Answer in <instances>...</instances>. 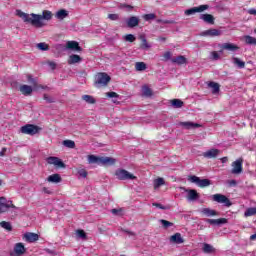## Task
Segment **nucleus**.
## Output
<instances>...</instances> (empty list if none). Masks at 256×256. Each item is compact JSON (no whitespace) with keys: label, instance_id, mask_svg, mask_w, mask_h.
<instances>
[{"label":"nucleus","instance_id":"obj_45","mask_svg":"<svg viewBox=\"0 0 256 256\" xmlns=\"http://www.w3.org/2000/svg\"><path fill=\"white\" fill-rule=\"evenodd\" d=\"M156 17L157 16L153 13L143 15V19L146 21H153V19H156Z\"/></svg>","mask_w":256,"mask_h":256},{"label":"nucleus","instance_id":"obj_22","mask_svg":"<svg viewBox=\"0 0 256 256\" xmlns=\"http://www.w3.org/2000/svg\"><path fill=\"white\" fill-rule=\"evenodd\" d=\"M115 158L111 157H100V165H115Z\"/></svg>","mask_w":256,"mask_h":256},{"label":"nucleus","instance_id":"obj_2","mask_svg":"<svg viewBox=\"0 0 256 256\" xmlns=\"http://www.w3.org/2000/svg\"><path fill=\"white\" fill-rule=\"evenodd\" d=\"M111 82V76L105 72H98L94 78V86L97 89H101V87H107Z\"/></svg>","mask_w":256,"mask_h":256},{"label":"nucleus","instance_id":"obj_31","mask_svg":"<svg viewBox=\"0 0 256 256\" xmlns=\"http://www.w3.org/2000/svg\"><path fill=\"white\" fill-rule=\"evenodd\" d=\"M82 100L88 103L89 105H95L97 103V100L91 95H83Z\"/></svg>","mask_w":256,"mask_h":256},{"label":"nucleus","instance_id":"obj_3","mask_svg":"<svg viewBox=\"0 0 256 256\" xmlns=\"http://www.w3.org/2000/svg\"><path fill=\"white\" fill-rule=\"evenodd\" d=\"M116 178L119 179V181H133L137 179V177L133 174H131L129 171L125 169H118L115 172Z\"/></svg>","mask_w":256,"mask_h":256},{"label":"nucleus","instance_id":"obj_33","mask_svg":"<svg viewBox=\"0 0 256 256\" xmlns=\"http://www.w3.org/2000/svg\"><path fill=\"white\" fill-rule=\"evenodd\" d=\"M88 163H97L98 165H101V157H97L95 155H88Z\"/></svg>","mask_w":256,"mask_h":256},{"label":"nucleus","instance_id":"obj_38","mask_svg":"<svg viewBox=\"0 0 256 256\" xmlns=\"http://www.w3.org/2000/svg\"><path fill=\"white\" fill-rule=\"evenodd\" d=\"M162 185H165V180L163 178L154 180V189H159Z\"/></svg>","mask_w":256,"mask_h":256},{"label":"nucleus","instance_id":"obj_62","mask_svg":"<svg viewBox=\"0 0 256 256\" xmlns=\"http://www.w3.org/2000/svg\"><path fill=\"white\" fill-rule=\"evenodd\" d=\"M43 191H44V193H47V195H51V190L44 187Z\"/></svg>","mask_w":256,"mask_h":256},{"label":"nucleus","instance_id":"obj_53","mask_svg":"<svg viewBox=\"0 0 256 256\" xmlns=\"http://www.w3.org/2000/svg\"><path fill=\"white\" fill-rule=\"evenodd\" d=\"M48 65H49L50 69H52V71H55V69H57V63H55L53 61H49Z\"/></svg>","mask_w":256,"mask_h":256},{"label":"nucleus","instance_id":"obj_55","mask_svg":"<svg viewBox=\"0 0 256 256\" xmlns=\"http://www.w3.org/2000/svg\"><path fill=\"white\" fill-rule=\"evenodd\" d=\"M122 9H127L128 11L133 10V6L129 5V4H122L121 5Z\"/></svg>","mask_w":256,"mask_h":256},{"label":"nucleus","instance_id":"obj_16","mask_svg":"<svg viewBox=\"0 0 256 256\" xmlns=\"http://www.w3.org/2000/svg\"><path fill=\"white\" fill-rule=\"evenodd\" d=\"M139 39L141 41L140 49H142L143 51H149V49H151V43L147 42V38L145 37V35H140Z\"/></svg>","mask_w":256,"mask_h":256},{"label":"nucleus","instance_id":"obj_5","mask_svg":"<svg viewBox=\"0 0 256 256\" xmlns=\"http://www.w3.org/2000/svg\"><path fill=\"white\" fill-rule=\"evenodd\" d=\"M21 133L24 135H37L39 133V126H35L33 124H26L20 128Z\"/></svg>","mask_w":256,"mask_h":256},{"label":"nucleus","instance_id":"obj_43","mask_svg":"<svg viewBox=\"0 0 256 256\" xmlns=\"http://www.w3.org/2000/svg\"><path fill=\"white\" fill-rule=\"evenodd\" d=\"M245 217H251L253 215H256V208H248L245 213Z\"/></svg>","mask_w":256,"mask_h":256},{"label":"nucleus","instance_id":"obj_54","mask_svg":"<svg viewBox=\"0 0 256 256\" xmlns=\"http://www.w3.org/2000/svg\"><path fill=\"white\" fill-rule=\"evenodd\" d=\"M108 19H111V21H117L119 19V15L117 14H109Z\"/></svg>","mask_w":256,"mask_h":256},{"label":"nucleus","instance_id":"obj_19","mask_svg":"<svg viewBox=\"0 0 256 256\" xmlns=\"http://www.w3.org/2000/svg\"><path fill=\"white\" fill-rule=\"evenodd\" d=\"M200 19L204 21V23H208L209 25H215V17L211 14H202L200 15Z\"/></svg>","mask_w":256,"mask_h":256},{"label":"nucleus","instance_id":"obj_13","mask_svg":"<svg viewBox=\"0 0 256 256\" xmlns=\"http://www.w3.org/2000/svg\"><path fill=\"white\" fill-rule=\"evenodd\" d=\"M187 193L186 199L187 201H197L199 199V194L197 193V190L195 189H186Z\"/></svg>","mask_w":256,"mask_h":256},{"label":"nucleus","instance_id":"obj_41","mask_svg":"<svg viewBox=\"0 0 256 256\" xmlns=\"http://www.w3.org/2000/svg\"><path fill=\"white\" fill-rule=\"evenodd\" d=\"M0 227H2V229H6V231H11L13 229V227L11 226V223L6 221L0 222Z\"/></svg>","mask_w":256,"mask_h":256},{"label":"nucleus","instance_id":"obj_40","mask_svg":"<svg viewBox=\"0 0 256 256\" xmlns=\"http://www.w3.org/2000/svg\"><path fill=\"white\" fill-rule=\"evenodd\" d=\"M37 49H39L40 51H49V45L45 42H41V43H38L36 45Z\"/></svg>","mask_w":256,"mask_h":256},{"label":"nucleus","instance_id":"obj_35","mask_svg":"<svg viewBox=\"0 0 256 256\" xmlns=\"http://www.w3.org/2000/svg\"><path fill=\"white\" fill-rule=\"evenodd\" d=\"M142 95L144 97H151V95H153V91L148 86H143L142 87Z\"/></svg>","mask_w":256,"mask_h":256},{"label":"nucleus","instance_id":"obj_34","mask_svg":"<svg viewBox=\"0 0 256 256\" xmlns=\"http://www.w3.org/2000/svg\"><path fill=\"white\" fill-rule=\"evenodd\" d=\"M232 61H233L234 65H237V67H238L239 69H245V62L242 61L241 59L234 57V58L232 59Z\"/></svg>","mask_w":256,"mask_h":256},{"label":"nucleus","instance_id":"obj_48","mask_svg":"<svg viewBox=\"0 0 256 256\" xmlns=\"http://www.w3.org/2000/svg\"><path fill=\"white\" fill-rule=\"evenodd\" d=\"M172 53L171 52H169V51H167V52H165L164 54H163V59H162V61H169V60H171L172 58Z\"/></svg>","mask_w":256,"mask_h":256},{"label":"nucleus","instance_id":"obj_56","mask_svg":"<svg viewBox=\"0 0 256 256\" xmlns=\"http://www.w3.org/2000/svg\"><path fill=\"white\" fill-rule=\"evenodd\" d=\"M121 231H123V233H127V235H129V237H135V232H131V231L125 230V229H121Z\"/></svg>","mask_w":256,"mask_h":256},{"label":"nucleus","instance_id":"obj_47","mask_svg":"<svg viewBox=\"0 0 256 256\" xmlns=\"http://www.w3.org/2000/svg\"><path fill=\"white\" fill-rule=\"evenodd\" d=\"M76 235H77V237H79L80 239H87V234L85 233L84 230H77V231H76Z\"/></svg>","mask_w":256,"mask_h":256},{"label":"nucleus","instance_id":"obj_60","mask_svg":"<svg viewBox=\"0 0 256 256\" xmlns=\"http://www.w3.org/2000/svg\"><path fill=\"white\" fill-rule=\"evenodd\" d=\"M154 207H158V209H165V206L159 204V203H153Z\"/></svg>","mask_w":256,"mask_h":256},{"label":"nucleus","instance_id":"obj_52","mask_svg":"<svg viewBox=\"0 0 256 256\" xmlns=\"http://www.w3.org/2000/svg\"><path fill=\"white\" fill-rule=\"evenodd\" d=\"M78 175L80 177H83V179H85V177H87V172L85 171V169H80L78 170Z\"/></svg>","mask_w":256,"mask_h":256},{"label":"nucleus","instance_id":"obj_20","mask_svg":"<svg viewBox=\"0 0 256 256\" xmlns=\"http://www.w3.org/2000/svg\"><path fill=\"white\" fill-rule=\"evenodd\" d=\"M217 155H219L218 149H210L203 153V157H205L206 159H214L215 157H217Z\"/></svg>","mask_w":256,"mask_h":256},{"label":"nucleus","instance_id":"obj_37","mask_svg":"<svg viewBox=\"0 0 256 256\" xmlns=\"http://www.w3.org/2000/svg\"><path fill=\"white\" fill-rule=\"evenodd\" d=\"M135 69L136 71H145V69H147V64H145V62H136Z\"/></svg>","mask_w":256,"mask_h":256},{"label":"nucleus","instance_id":"obj_50","mask_svg":"<svg viewBox=\"0 0 256 256\" xmlns=\"http://www.w3.org/2000/svg\"><path fill=\"white\" fill-rule=\"evenodd\" d=\"M106 97H109L110 99H117L119 94H117V92H107Z\"/></svg>","mask_w":256,"mask_h":256},{"label":"nucleus","instance_id":"obj_10","mask_svg":"<svg viewBox=\"0 0 256 256\" xmlns=\"http://www.w3.org/2000/svg\"><path fill=\"white\" fill-rule=\"evenodd\" d=\"M202 37H220V35H223V31L219 30V29H208L205 30L203 32H201L200 34Z\"/></svg>","mask_w":256,"mask_h":256},{"label":"nucleus","instance_id":"obj_39","mask_svg":"<svg viewBox=\"0 0 256 256\" xmlns=\"http://www.w3.org/2000/svg\"><path fill=\"white\" fill-rule=\"evenodd\" d=\"M171 103H172V106L175 107L176 109H181V107H183V101H181L180 99H173Z\"/></svg>","mask_w":256,"mask_h":256},{"label":"nucleus","instance_id":"obj_12","mask_svg":"<svg viewBox=\"0 0 256 256\" xmlns=\"http://www.w3.org/2000/svg\"><path fill=\"white\" fill-rule=\"evenodd\" d=\"M178 125L184 129H199V127H201V124L191 121L179 122Z\"/></svg>","mask_w":256,"mask_h":256},{"label":"nucleus","instance_id":"obj_44","mask_svg":"<svg viewBox=\"0 0 256 256\" xmlns=\"http://www.w3.org/2000/svg\"><path fill=\"white\" fill-rule=\"evenodd\" d=\"M245 41L248 45H256V39L251 36H246Z\"/></svg>","mask_w":256,"mask_h":256},{"label":"nucleus","instance_id":"obj_61","mask_svg":"<svg viewBox=\"0 0 256 256\" xmlns=\"http://www.w3.org/2000/svg\"><path fill=\"white\" fill-rule=\"evenodd\" d=\"M248 13L250 15H256V9H250V10H248Z\"/></svg>","mask_w":256,"mask_h":256},{"label":"nucleus","instance_id":"obj_42","mask_svg":"<svg viewBox=\"0 0 256 256\" xmlns=\"http://www.w3.org/2000/svg\"><path fill=\"white\" fill-rule=\"evenodd\" d=\"M209 87L212 89V93L216 94L219 91V85L215 82H209Z\"/></svg>","mask_w":256,"mask_h":256},{"label":"nucleus","instance_id":"obj_15","mask_svg":"<svg viewBox=\"0 0 256 256\" xmlns=\"http://www.w3.org/2000/svg\"><path fill=\"white\" fill-rule=\"evenodd\" d=\"M26 251H27V249L25 248V245H23V243L19 242V243L15 244V246H14V253L17 256L25 255Z\"/></svg>","mask_w":256,"mask_h":256},{"label":"nucleus","instance_id":"obj_51","mask_svg":"<svg viewBox=\"0 0 256 256\" xmlns=\"http://www.w3.org/2000/svg\"><path fill=\"white\" fill-rule=\"evenodd\" d=\"M211 59L212 61H219L220 59L219 53L217 51L211 52Z\"/></svg>","mask_w":256,"mask_h":256},{"label":"nucleus","instance_id":"obj_46","mask_svg":"<svg viewBox=\"0 0 256 256\" xmlns=\"http://www.w3.org/2000/svg\"><path fill=\"white\" fill-rule=\"evenodd\" d=\"M160 223L162 224V227H164V229H169V227H173V223L167 220H160Z\"/></svg>","mask_w":256,"mask_h":256},{"label":"nucleus","instance_id":"obj_17","mask_svg":"<svg viewBox=\"0 0 256 256\" xmlns=\"http://www.w3.org/2000/svg\"><path fill=\"white\" fill-rule=\"evenodd\" d=\"M200 212L202 213V215H204V217H215L217 215H219V213L211 208H202L200 210Z\"/></svg>","mask_w":256,"mask_h":256},{"label":"nucleus","instance_id":"obj_26","mask_svg":"<svg viewBox=\"0 0 256 256\" xmlns=\"http://www.w3.org/2000/svg\"><path fill=\"white\" fill-rule=\"evenodd\" d=\"M222 49H224L225 51H239V46L233 43H224L222 45Z\"/></svg>","mask_w":256,"mask_h":256},{"label":"nucleus","instance_id":"obj_9","mask_svg":"<svg viewBox=\"0 0 256 256\" xmlns=\"http://www.w3.org/2000/svg\"><path fill=\"white\" fill-rule=\"evenodd\" d=\"M48 165H54V167L64 169L65 163L61 159L55 156H50L46 159Z\"/></svg>","mask_w":256,"mask_h":256},{"label":"nucleus","instance_id":"obj_29","mask_svg":"<svg viewBox=\"0 0 256 256\" xmlns=\"http://www.w3.org/2000/svg\"><path fill=\"white\" fill-rule=\"evenodd\" d=\"M48 183H61V175L52 174L47 178Z\"/></svg>","mask_w":256,"mask_h":256},{"label":"nucleus","instance_id":"obj_27","mask_svg":"<svg viewBox=\"0 0 256 256\" xmlns=\"http://www.w3.org/2000/svg\"><path fill=\"white\" fill-rule=\"evenodd\" d=\"M75 63H81V56L72 54L68 59V65H75Z\"/></svg>","mask_w":256,"mask_h":256},{"label":"nucleus","instance_id":"obj_21","mask_svg":"<svg viewBox=\"0 0 256 256\" xmlns=\"http://www.w3.org/2000/svg\"><path fill=\"white\" fill-rule=\"evenodd\" d=\"M206 223H209L210 225H225V223H227V219L226 218L207 219Z\"/></svg>","mask_w":256,"mask_h":256},{"label":"nucleus","instance_id":"obj_28","mask_svg":"<svg viewBox=\"0 0 256 256\" xmlns=\"http://www.w3.org/2000/svg\"><path fill=\"white\" fill-rule=\"evenodd\" d=\"M20 91L22 92V95L29 96L33 93V88L29 85H22L20 86Z\"/></svg>","mask_w":256,"mask_h":256},{"label":"nucleus","instance_id":"obj_18","mask_svg":"<svg viewBox=\"0 0 256 256\" xmlns=\"http://www.w3.org/2000/svg\"><path fill=\"white\" fill-rule=\"evenodd\" d=\"M170 242L175 243L176 245H181V243H185V240L181 236V233H176L170 237Z\"/></svg>","mask_w":256,"mask_h":256},{"label":"nucleus","instance_id":"obj_4","mask_svg":"<svg viewBox=\"0 0 256 256\" xmlns=\"http://www.w3.org/2000/svg\"><path fill=\"white\" fill-rule=\"evenodd\" d=\"M188 181H190V183H195L198 187H201V188L209 187V185H211V180L201 179L195 175L189 176Z\"/></svg>","mask_w":256,"mask_h":256},{"label":"nucleus","instance_id":"obj_14","mask_svg":"<svg viewBox=\"0 0 256 256\" xmlns=\"http://www.w3.org/2000/svg\"><path fill=\"white\" fill-rule=\"evenodd\" d=\"M23 239L27 241V243H35V241H39V235L31 232H27L23 235Z\"/></svg>","mask_w":256,"mask_h":256},{"label":"nucleus","instance_id":"obj_24","mask_svg":"<svg viewBox=\"0 0 256 256\" xmlns=\"http://www.w3.org/2000/svg\"><path fill=\"white\" fill-rule=\"evenodd\" d=\"M55 17L56 19H59V21H63V19H66V17H69V12L65 9H61L56 12Z\"/></svg>","mask_w":256,"mask_h":256},{"label":"nucleus","instance_id":"obj_36","mask_svg":"<svg viewBox=\"0 0 256 256\" xmlns=\"http://www.w3.org/2000/svg\"><path fill=\"white\" fill-rule=\"evenodd\" d=\"M62 145H64V147H67L68 149H75V141L73 140H64L62 142Z\"/></svg>","mask_w":256,"mask_h":256},{"label":"nucleus","instance_id":"obj_23","mask_svg":"<svg viewBox=\"0 0 256 256\" xmlns=\"http://www.w3.org/2000/svg\"><path fill=\"white\" fill-rule=\"evenodd\" d=\"M67 49H71L72 51H81V48L79 47V42L77 41H68L66 43Z\"/></svg>","mask_w":256,"mask_h":256},{"label":"nucleus","instance_id":"obj_11","mask_svg":"<svg viewBox=\"0 0 256 256\" xmlns=\"http://www.w3.org/2000/svg\"><path fill=\"white\" fill-rule=\"evenodd\" d=\"M207 9H209V5H200L186 10L185 15H195V13H203V11H207Z\"/></svg>","mask_w":256,"mask_h":256},{"label":"nucleus","instance_id":"obj_25","mask_svg":"<svg viewBox=\"0 0 256 256\" xmlns=\"http://www.w3.org/2000/svg\"><path fill=\"white\" fill-rule=\"evenodd\" d=\"M139 25V18L137 16H131L127 20V26L130 28L137 27Z\"/></svg>","mask_w":256,"mask_h":256},{"label":"nucleus","instance_id":"obj_6","mask_svg":"<svg viewBox=\"0 0 256 256\" xmlns=\"http://www.w3.org/2000/svg\"><path fill=\"white\" fill-rule=\"evenodd\" d=\"M15 205L13 204V201H8L5 197H0V215L1 213H7V209H16Z\"/></svg>","mask_w":256,"mask_h":256},{"label":"nucleus","instance_id":"obj_63","mask_svg":"<svg viewBox=\"0 0 256 256\" xmlns=\"http://www.w3.org/2000/svg\"><path fill=\"white\" fill-rule=\"evenodd\" d=\"M221 161H222V163H227V161H229V158L223 157V158H221Z\"/></svg>","mask_w":256,"mask_h":256},{"label":"nucleus","instance_id":"obj_57","mask_svg":"<svg viewBox=\"0 0 256 256\" xmlns=\"http://www.w3.org/2000/svg\"><path fill=\"white\" fill-rule=\"evenodd\" d=\"M111 213H112L113 215H121V209H112V210H111Z\"/></svg>","mask_w":256,"mask_h":256},{"label":"nucleus","instance_id":"obj_49","mask_svg":"<svg viewBox=\"0 0 256 256\" xmlns=\"http://www.w3.org/2000/svg\"><path fill=\"white\" fill-rule=\"evenodd\" d=\"M125 41H128L129 43H133L135 41V36L133 34H127L124 37Z\"/></svg>","mask_w":256,"mask_h":256},{"label":"nucleus","instance_id":"obj_58","mask_svg":"<svg viewBox=\"0 0 256 256\" xmlns=\"http://www.w3.org/2000/svg\"><path fill=\"white\" fill-rule=\"evenodd\" d=\"M228 185L230 187H235L237 185V181L236 180H228Z\"/></svg>","mask_w":256,"mask_h":256},{"label":"nucleus","instance_id":"obj_64","mask_svg":"<svg viewBox=\"0 0 256 256\" xmlns=\"http://www.w3.org/2000/svg\"><path fill=\"white\" fill-rule=\"evenodd\" d=\"M251 241H255L256 239V233L250 236Z\"/></svg>","mask_w":256,"mask_h":256},{"label":"nucleus","instance_id":"obj_59","mask_svg":"<svg viewBox=\"0 0 256 256\" xmlns=\"http://www.w3.org/2000/svg\"><path fill=\"white\" fill-rule=\"evenodd\" d=\"M5 153H7V148H2L0 151V157H5Z\"/></svg>","mask_w":256,"mask_h":256},{"label":"nucleus","instance_id":"obj_7","mask_svg":"<svg viewBox=\"0 0 256 256\" xmlns=\"http://www.w3.org/2000/svg\"><path fill=\"white\" fill-rule=\"evenodd\" d=\"M211 197L212 201H215L216 203H222L225 205V207H231L232 205L231 200H229V198L223 194H214Z\"/></svg>","mask_w":256,"mask_h":256},{"label":"nucleus","instance_id":"obj_32","mask_svg":"<svg viewBox=\"0 0 256 256\" xmlns=\"http://www.w3.org/2000/svg\"><path fill=\"white\" fill-rule=\"evenodd\" d=\"M202 250H203V253H215V248L208 243L203 244Z\"/></svg>","mask_w":256,"mask_h":256},{"label":"nucleus","instance_id":"obj_8","mask_svg":"<svg viewBox=\"0 0 256 256\" xmlns=\"http://www.w3.org/2000/svg\"><path fill=\"white\" fill-rule=\"evenodd\" d=\"M232 175H241L243 173V159L239 158L232 163Z\"/></svg>","mask_w":256,"mask_h":256},{"label":"nucleus","instance_id":"obj_30","mask_svg":"<svg viewBox=\"0 0 256 256\" xmlns=\"http://www.w3.org/2000/svg\"><path fill=\"white\" fill-rule=\"evenodd\" d=\"M172 63H176V65H185L187 63V58L185 56H178L171 59Z\"/></svg>","mask_w":256,"mask_h":256},{"label":"nucleus","instance_id":"obj_1","mask_svg":"<svg viewBox=\"0 0 256 256\" xmlns=\"http://www.w3.org/2000/svg\"><path fill=\"white\" fill-rule=\"evenodd\" d=\"M16 15L24 21V23H29L33 27H36L38 29H41V27L45 26V23H43V19L45 21H51L53 19V13L49 10H44L41 14H27L21 10H16Z\"/></svg>","mask_w":256,"mask_h":256}]
</instances>
